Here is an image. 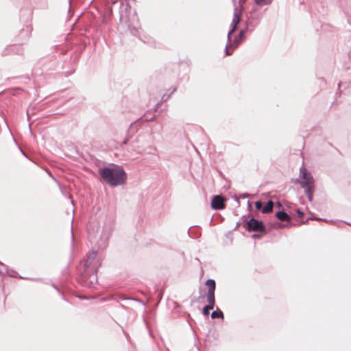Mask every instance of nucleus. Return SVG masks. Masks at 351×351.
Listing matches in <instances>:
<instances>
[{"label": "nucleus", "mask_w": 351, "mask_h": 351, "mask_svg": "<svg viewBox=\"0 0 351 351\" xmlns=\"http://www.w3.org/2000/svg\"><path fill=\"white\" fill-rule=\"evenodd\" d=\"M99 175L104 181L111 186H117L125 183L126 173L123 168L104 167L99 169Z\"/></svg>", "instance_id": "nucleus-1"}, {"label": "nucleus", "mask_w": 351, "mask_h": 351, "mask_svg": "<svg viewBox=\"0 0 351 351\" xmlns=\"http://www.w3.org/2000/svg\"><path fill=\"white\" fill-rule=\"evenodd\" d=\"M300 173L303 179V180L300 182V185L304 189L309 201H311L314 190V179L312 175L308 172L307 169L304 167H300Z\"/></svg>", "instance_id": "nucleus-2"}, {"label": "nucleus", "mask_w": 351, "mask_h": 351, "mask_svg": "<svg viewBox=\"0 0 351 351\" xmlns=\"http://www.w3.org/2000/svg\"><path fill=\"white\" fill-rule=\"evenodd\" d=\"M247 226L250 231L262 232L265 229L263 222L254 218H252L248 221Z\"/></svg>", "instance_id": "nucleus-3"}, {"label": "nucleus", "mask_w": 351, "mask_h": 351, "mask_svg": "<svg viewBox=\"0 0 351 351\" xmlns=\"http://www.w3.org/2000/svg\"><path fill=\"white\" fill-rule=\"evenodd\" d=\"M206 285L208 287V292L206 293V299L210 300L215 299V282L213 279H208L206 282Z\"/></svg>", "instance_id": "nucleus-4"}, {"label": "nucleus", "mask_w": 351, "mask_h": 351, "mask_svg": "<svg viewBox=\"0 0 351 351\" xmlns=\"http://www.w3.org/2000/svg\"><path fill=\"white\" fill-rule=\"evenodd\" d=\"M233 3L235 6V12L234 13V16L232 21V28L230 29L228 34V40H230V35L234 32L236 29L237 25L239 22V13L237 12V8H236V0H232Z\"/></svg>", "instance_id": "nucleus-5"}, {"label": "nucleus", "mask_w": 351, "mask_h": 351, "mask_svg": "<svg viewBox=\"0 0 351 351\" xmlns=\"http://www.w3.org/2000/svg\"><path fill=\"white\" fill-rule=\"evenodd\" d=\"M211 206L215 210L223 209L225 207L223 198L220 195L215 196L212 199Z\"/></svg>", "instance_id": "nucleus-6"}, {"label": "nucleus", "mask_w": 351, "mask_h": 351, "mask_svg": "<svg viewBox=\"0 0 351 351\" xmlns=\"http://www.w3.org/2000/svg\"><path fill=\"white\" fill-rule=\"evenodd\" d=\"M207 302H208V304L203 308V314L204 315H208L209 314V311L214 308L215 299H211L210 300H207Z\"/></svg>", "instance_id": "nucleus-7"}, {"label": "nucleus", "mask_w": 351, "mask_h": 351, "mask_svg": "<svg viewBox=\"0 0 351 351\" xmlns=\"http://www.w3.org/2000/svg\"><path fill=\"white\" fill-rule=\"evenodd\" d=\"M276 216L279 220L283 221H287L290 219V217L288 215V214L282 210L277 212Z\"/></svg>", "instance_id": "nucleus-8"}, {"label": "nucleus", "mask_w": 351, "mask_h": 351, "mask_svg": "<svg viewBox=\"0 0 351 351\" xmlns=\"http://www.w3.org/2000/svg\"><path fill=\"white\" fill-rule=\"evenodd\" d=\"M274 203L272 201L269 200L267 202L266 205L263 208L262 212L263 213H269L273 210Z\"/></svg>", "instance_id": "nucleus-9"}, {"label": "nucleus", "mask_w": 351, "mask_h": 351, "mask_svg": "<svg viewBox=\"0 0 351 351\" xmlns=\"http://www.w3.org/2000/svg\"><path fill=\"white\" fill-rule=\"evenodd\" d=\"M211 317L213 319H215V318H223V312L219 311H213L212 313H211Z\"/></svg>", "instance_id": "nucleus-10"}, {"label": "nucleus", "mask_w": 351, "mask_h": 351, "mask_svg": "<svg viewBox=\"0 0 351 351\" xmlns=\"http://www.w3.org/2000/svg\"><path fill=\"white\" fill-rule=\"evenodd\" d=\"M257 4L267 5L271 2V0H255Z\"/></svg>", "instance_id": "nucleus-11"}, {"label": "nucleus", "mask_w": 351, "mask_h": 351, "mask_svg": "<svg viewBox=\"0 0 351 351\" xmlns=\"http://www.w3.org/2000/svg\"><path fill=\"white\" fill-rule=\"evenodd\" d=\"M255 207L256 209H260L262 207V203L261 201H257L255 202Z\"/></svg>", "instance_id": "nucleus-12"}, {"label": "nucleus", "mask_w": 351, "mask_h": 351, "mask_svg": "<svg viewBox=\"0 0 351 351\" xmlns=\"http://www.w3.org/2000/svg\"><path fill=\"white\" fill-rule=\"evenodd\" d=\"M297 213H298V216H299V217H302V216H303V215H304L303 212H302V211H301V210H297Z\"/></svg>", "instance_id": "nucleus-13"}, {"label": "nucleus", "mask_w": 351, "mask_h": 351, "mask_svg": "<svg viewBox=\"0 0 351 351\" xmlns=\"http://www.w3.org/2000/svg\"><path fill=\"white\" fill-rule=\"evenodd\" d=\"M245 1H246V0H239V4H240V5H241V7H242V6H243V5L245 3Z\"/></svg>", "instance_id": "nucleus-14"}, {"label": "nucleus", "mask_w": 351, "mask_h": 351, "mask_svg": "<svg viewBox=\"0 0 351 351\" xmlns=\"http://www.w3.org/2000/svg\"><path fill=\"white\" fill-rule=\"evenodd\" d=\"M225 53L227 56H230L231 53H229L228 51V46H226V49H225Z\"/></svg>", "instance_id": "nucleus-15"}, {"label": "nucleus", "mask_w": 351, "mask_h": 351, "mask_svg": "<svg viewBox=\"0 0 351 351\" xmlns=\"http://www.w3.org/2000/svg\"><path fill=\"white\" fill-rule=\"evenodd\" d=\"M243 34H244V32L243 30L240 31V32H239L240 37H242L243 36Z\"/></svg>", "instance_id": "nucleus-16"}, {"label": "nucleus", "mask_w": 351, "mask_h": 351, "mask_svg": "<svg viewBox=\"0 0 351 351\" xmlns=\"http://www.w3.org/2000/svg\"><path fill=\"white\" fill-rule=\"evenodd\" d=\"M315 219L316 220H323V219H320V218H316Z\"/></svg>", "instance_id": "nucleus-17"}]
</instances>
